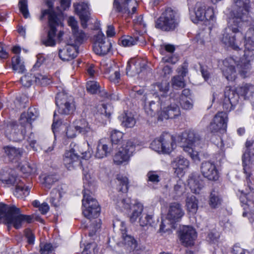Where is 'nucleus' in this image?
Returning a JSON list of instances; mask_svg holds the SVG:
<instances>
[{"instance_id": "f257e3e1", "label": "nucleus", "mask_w": 254, "mask_h": 254, "mask_svg": "<svg viewBox=\"0 0 254 254\" xmlns=\"http://www.w3.org/2000/svg\"><path fill=\"white\" fill-rule=\"evenodd\" d=\"M34 217V215L22 214L20 209L14 205L0 203V222L2 221L7 226L8 229L11 226L16 229H19L24 221L31 223Z\"/></svg>"}, {"instance_id": "f03ea898", "label": "nucleus", "mask_w": 254, "mask_h": 254, "mask_svg": "<svg viewBox=\"0 0 254 254\" xmlns=\"http://www.w3.org/2000/svg\"><path fill=\"white\" fill-rule=\"evenodd\" d=\"M247 24L241 21L236 20L235 19L229 18L228 21L227 27L224 30L221 38V41L226 46L231 47L233 49L238 50L240 49V40L236 38V36L232 33H238L241 36V39H244L242 31L243 27Z\"/></svg>"}, {"instance_id": "7ed1b4c3", "label": "nucleus", "mask_w": 254, "mask_h": 254, "mask_svg": "<svg viewBox=\"0 0 254 254\" xmlns=\"http://www.w3.org/2000/svg\"><path fill=\"white\" fill-rule=\"evenodd\" d=\"M46 16H48L49 30L47 35L42 38L41 41L46 46L53 47L56 45V33L58 31L57 28L62 26L63 23L61 20L57 17L53 12H50L48 10H43L40 19L42 20Z\"/></svg>"}, {"instance_id": "20e7f679", "label": "nucleus", "mask_w": 254, "mask_h": 254, "mask_svg": "<svg viewBox=\"0 0 254 254\" xmlns=\"http://www.w3.org/2000/svg\"><path fill=\"white\" fill-rule=\"evenodd\" d=\"M181 142L184 150L194 160L198 159V151L193 147L198 146L202 142L200 135L193 130H189L183 134Z\"/></svg>"}, {"instance_id": "39448f33", "label": "nucleus", "mask_w": 254, "mask_h": 254, "mask_svg": "<svg viewBox=\"0 0 254 254\" xmlns=\"http://www.w3.org/2000/svg\"><path fill=\"white\" fill-rule=\"evenodd\" d=\"M152 149L158 152L170 153L176 147L175 137L171 134L164 132L153 141L151 144Z\"/></svg>"}, {"instance_id": "423d86ee", "label": "nucleus", "mask_w": 254, "mask_h": 254, "mask_svg": "<svg viewBox=\"0 0 254 254\" xmlns=\"http://www.w3.org/2000/svg\"><path fill=\"white\" fill-rule=\"evenodd\" d=\"M83 194V214L88 219L97 218L100 213V208L98 202L90 194L89 190H84Z\"/></svg>"}, {"instance_id": "0eeeda50", "label": "nucleus", "mask_w": 254, "mask_h": 254, "mask_svg": "<svg viewBox=\"0 0 254 254\" xmlns=\"http://www.w3.org/2000/svg\"><path fill=\"white\" fill-rule=\"evenodd\" d=\"M178 23L176 12L171 8H167L156 21L155 26L163 31H169L174 30Z\"/></svg>"}, {"instance_id": "6e6552de", "label": "nucleus", "mask_w": 254, "mask_h": 254, "mask_svg": "<svg viewBox=\"0 0 254 254\" xmlns=\"http://www.w3.org/2000/svg\"><path fill=\"white\" fill-rule=\"evenodd\" d=\"M250 8L249 0H233V16L230 18L247 24L251 19L249 16Z\"/></svg>"}, {"instance_id": "1a4fd4ad", "label": "nucleus", "mask_w": 254, "mask_h": 254, "mask_svg": "<svg viewBox=\"0 0 254 254\" xmlns=\"http://www.w3.org/2000/svg\"><path fill=\"white\" fill-rule=\"evenodd\" d=\"M56 104L58 108V112L61 114L70 115L75 109L73 98L63 92L57 94Z\"/></svg>"}, {"instance_id": "9d476101", "label": "nucleus", "mask_w": 254, "mask_h": 254, "mask_svg": "<svg viewBox=\"0 0 254 254\" xmlns=\"http://www.w3.org/2000/svg\"><path fill=\"white\" fill-rule=\"evenodd\" d=\"M244 51L243 57L237 61L236 66L239 74L243 78L247 76L251 67V62L254 60V48L249 46Z\"/></svg>"}, {"instance_id": "9b49d317", "label": "nucleus", "mask_w": 254, "mask_h": 254, "mask_svg": "<svg viewBox=\"0 0 254 254\" xmlns=\"http://www.w3.org/2000/svg\"><path fill=\"white\" fill-rule=\"evenodd\" d=\"M111 42L106 38L101 32L99 31L94 36L93 49L94 52L99 55H105L109 53L111 49Z\"/></svg>"}, {"instance_id": "f8f14e48", "label": "nucleus", "mask_w": 254, "mask_h": 254, "mask_svg": "<svg viewBox=\"0 0 254 254\" xmlns=\"http://www.w3.org/2000/svg\"><path fill=\"white\" fill-rule=\"evenodd\" d=\"M6 137L10 140L19 141L24 139L26 133L25 128L16 125L14 122H10L4 126Z\"/></svg>"}, {"instance_id": "ddd939ff", "label": "nucleus", "mask_w": 254, "mask_h": 254, "mask_svg": "<svg viewBox=\"0 0 254 254\" xmlns=\"http://www.w3.org/2000/svg\"><path fill=\"white\" fill-rule=\"evenodd\" d=\"M239 93H238L234 88L227 86L224 91V98L222 106L226 111H230L238 103Z\"/></svg>"}, {"instance_id": "4468645a", "label": "nucleus", "mask_w": 254, "mask_h": 254, "mask_svg": "<svg viewBox=\"0 0 254 254\" xmlns=\"http://www.w3.org/2000/svg\"><path fill=\"white\" fill-rule=\"evenodd\" d=\"M164 118L174 119L180 116V109L173 98H168L163 102Z\"/></svg>"}, {"instance_id": "2eb2a0df", "label": "nucleus", "mask_w": 254, "mask_h": 254, "mask_svg": "<svg viewBox=\"0 0 254 254\" xmlns=\"http://www.w3.org/2000/svg\"><path fill=\"white\" fill-rule=\"evenodd\" d=\"M227 115L224 112L218 113L214 116L213 121L209 126L211 132H216L220 130L225 131L227 128Z\"/></svg>"}, {"instance_id": "dca6fc26", "label": "nucleus", "mask_w": 254, "mask_h": 254, "mask_svg": "<svg viewBox=\"0 0 254 254\" xmlns=\"http://www.w3.org/2000/svg\"><path fill=\"white\" fill-rule=\"evenodd\" d=\"M253 143L247 141V150L243 154L242 161L244 172L250 176V170L254 164V146Z\"/></svg>"}, {"instance_id": "f3484780", "label": "nucleus", "mask_w": 254, "mask_h": 254, "mask_svg": "<svg viewBox=\"0 0 254 254\" xmlns=\"http://www.w3.org/2000/svg\"><path fill=\"white\" fill-rule=\"evenodd\" d=\"M73 125L76 131L83 135L85 138L89 141L93 139L94 131L85 119L77 120L73 123Z\"/></svg>"}, {"instance_id": "a211bd4d", "label": "nucleus", "mask_w": 254, "mask_h": 254, "mask_svg": "<svg viewBox=\"0 0 254 254\" xmlns=\"http://www.w3.org/2000/svg\"><path fill=\"white\" fill-rule=\"evenodd\" d=\"M137 2L135 0H124L121 4L119 0H114V6L120 12L133 14L136 10Z\"/></svg>"}, {"instance_id": "6ab92c4d", "label": "nucleus", "mask_w": 254, "mask_h": 254, "mask_svg": "<svg viewBox=\"0 0 254 254\" xmlns=\"http://www.w3.org/2000/svg\"><path fill=\"white\" fill-rule=\"evenodd\" d=\"M196 237L195 231L191 227L185 226L181 230L180 240L185 246L193 245Z\"/></svg>"}, {"instance_id": "aec40b11", "label": "nucleus", "mask_w": 254, "mask_h": 254, "mask_svg": "<svg viewBox=\"0 0 254 254\" xmlns=\"http://www.w3.org/2000/svg\"><path fill=\"white\" fill-rule=\"evenodd\" d=\"M200 170L202 175L209 180L215 181L218 179V171L214 164L210 161L203 162Z\"/></svg>"}, {"instance_id": "412c9836", "label": "nucleus", "mask_w": 254, "mask_h": 254, "mask_svg": "<svg viewBox=\"0 0 254 254\" xmlns=\"http://www.w3.org/2000/svg\"><path fill=\"white\" fill-rule=\"evenodd\" d=\"M154 88L156 91L153 93V96L157 99V102H161V106H162L163 102L170 98L165 95L169 91V83L167 81L156 83L154 84Z\"/></svg>"}, {"instance_id": "4be33fe9", "label": "nucleus", "mask_w": 254, "mask_h": 254, "mask_svg": "<svg viewBox=\"0 0 254 254\" xmlns=\"http://www.w3.org/2000/svg\"><path fill=\"white\" fill-rule=\"evenodd\" d=\"M75 11L79 16L81 24L83 28L87 27V22L89 19V12L87 3L82 2L81 3L74 4Z\"/></svg>"}, {"instance_id": "5701e85b", "label": "nucleus", "mask_w": 254, "mask_h": 254, "mask_svg": "<svg viewBox=\"0 0 254 254\" xmlns=\"http://www.w3.org/2000/svg\"><path fill=\"white\" fill-rule=\"evenodd\" d=\"M88 139H86V143H71L70 145V151L75 155H77L79 158L88 159L90 157L91 153L87 151V146H89Z\"/></svg>"}, {"instance_id": "b1692460", "label": "nucleus", "mask_w": 254, "mask_h": 254, "mask_svg": "<svg viewBox=\"0 0 254 254\" xmlns=\"http://www.w3.org/2000/svg\"><path fill=\"white\" fill-rule=\"evenodd\" d=\"M78 54L77 47L71 43H68L65 47L59 50V57L63 61H70L75 58Z\"/></svg>"}, {"instance_id": "393cba45", "label": "nucleus", "mask_w": 254, "mask_h": 254, "mask_svg": "<svg viewBox=\"0 0 254 254\" xmlns=\"http://www.w3.org/2000/svg\"><path fill=\"white\" fill-rule=\"evenodd\" d=\"M112 151L111 143L106 138L99 140L95 153L96 157L103 158L108 156Z\"/></svg>"}, {"instance_id": "a878e982", "label": "nucleus", "mask_w": 254, "mask_h": 254, "mask_svg": "<svg viewBox=\"0 0 254 254\" xmlns=\"http://www.w3.org/2000/svg\"><path fill=\"white\" fill-rule=\"evenodd\" d=\"M233 63L236 64L237 62L232 58H229L224 61L223 73L226 78L230 81L234 80L236 77V69L234 66L232 64Z\"/></svg>"}, {"instance_id": "bb28decb", "label": "nucleus", "mask_w": 254, "mask_h": 254, "mask_svg": "<svg viewBox=\"0 0 254 254\" xmlns=\"http://www.w3.org/2000/svg\"><path fill=\"white\" fill-rule=\"evenodd\" d=\"M4 154L11 162H17L23 154V149L12 145H5L3 147Z\"/></svg>"}, {"instance_id": "cd10ccee", "label": "nucleus", "mask_w": 254, "mask_h": 254, "mask_svg": "<svg viewBox=\"0 0 254 254\" xmlns=\"http://www.w3.org/2000/svg\"><path fill=\"white\" fill-rule=\"evenodd\" d=\"M206 6L204 4L201 3H197L194 11L190 13V18L191 20L194 23H197L199 21H202L205 20V9Z\"/></svg>"}, {"instance_id": "c85d7f7f", "label": "nucleus", "mask_w": 254, "mask_h": 254, "mask_svg": "<svg viewBox=\"0 0 254 254\" xmlns=\"http://www.w3.org/2000/svg\"><path fill=\"white\" fill-rule=\"evenodd\" d=\"M184 214L181 205L174 202L170 204L167 217L170 220L177 221L182 218Z\"/></svg>"}, {"instance_id": "c756f323", "label": "nucleus", "mask_w": 254, "mask_h": 254, "mask_svg": "<svg viewBox=\"0 0 254 254\" xmlns=\"http://www.w3.org/2000/svg\"><path fill=\"white\" fill-rule=\"evenodd\" d=\"M0 180L8 186H15L20 180L18 178L13 170L9 169L6 171H3L0 174Z\"/></svg>"}, {"instance_id": "7c9ffc66", "label": "nucleus", "mask_w": 254, "mask_h": 254, "mask_svg": "<svg viewBox=\"0 0 254 254\" xmlns=\"http://www.w3.org/2000/svg\"><path fill=\"white\" fill-rule=\"evenodd\" d=\"M121 225L122 227L121 229V231L122 232L123 240V243L128 249L129 251H130L131 249L136 248L135 244L136 243V241L132 236L126 234V228L125 227L124 222H122Z\"/></svg>"}, {"instance_id": "2f4dec72", "label": "nucleus", "mask_w": 254, "mask_h": 254, "mask_svg": "<svg viewBox=\"0 0 254 254\" xmlns=\"http://www.w3.org/2000/svg\"><path fill=\"white\" fill-rule=\"evenodd\" d=\"M158 222V218L154 217L152 215H142L139 219V223L141 227L149 226L155 228Z\"/></svg>"}, {"instance_id": "473e14b6", "label": "nucleus", "mask_w": 254, "mask_h": 254, "mask_svg": "<svg viewBox=\"0 0 254 254\" xmlns=\"http://www.w3.org/2000/svg\"><path fill=\"white\" fill-rule=\"evenodd\" d=\"M242 195L240 197V201L242 204V206L244 207V212L243 213V216L244 217H246L247 216L248 214L250 212V204L248 203L252 202V204H254L253 201L254 200L251 201L250 198L248 199V197L250 198V196L254 195V193H247L242 190L241 191Z\"/></svg>"}, {"instance_id": "72a5a7b5", "label": "nucleus", "mask_w": 254, "mask_h": 254, "mask_svg": "<svg viewBox=\"0 0 254 254\" xmlns=\"http://www.w3.org/2000/svg\"><path fill=\"white\" fill-rule=\"evenodd\" d=\"M186 206L189 213L195 214L198 209V200L195 196L189 194L186 199Z\"/></svg>"}, {"instance_id": "f704fd0d", "label": "nucleus", "mask_w": 254, "mask_h": 254, "mask_svg": "<svg viewBox=\"0 0 254 254\" xmlns=\"http://www.w3.org/2000/svg\"><path fill=\"white\" fill-rule=\"evenodd\" d=\"M163 106H161V102L156 103L155 101H151L148 105L145 106L144 109L146 113L150 117H154L162 109Z\"/></svg>"}, {"instance_id": "c9c22d12", "label": "nucleus", "mask_w": 254, "mask_h": 254, "mask_svg": "<svg viewBox=\"0 0 254 254\" xmlns=\"http://www.w3.org/2000/svg\"><path fill=\"white\" fill-rule=\"evenodd\" d=\"M239 94L250 99L254 96V86L250 84H244L238 88Z\"/></svg>"}, {"instance_id": "e433bc0d", "label": "nucleus", "mask_w": 254, "mask_h": 254, "mask_svg": "<svg viewBox=\"0 0 254 254\" xmlns=\"http://www.w3.org/2000/svg\"><path fill=\"white\" fill-rule=\"evenodd\" d=\"M15 189L13 190L14 195L17 197H21L23 195H26L29 194L30 188L28 187L24 188V184L21 180L19 181L17 184L15 185Z\"/></svg>"}, {"instance_id": "4c0bfd02", "label": "nucleus", "mask_w": 254, "mask_h": 254, "mask_svg": "<svg viewBox=\"0 0 254 254\" xmlns=\"http://www.w3.org/2000/svg\"><path fill=\"white\" fill-rule=\"evenodd\" d=\"M131 155L124 150L120 149L114 156V161L116 164L120 165L124 162H127Z\"/></svg>"}, {"instance_id": "58836bf2", "label": "nucleus", "mask_w": 254, "mask_h": 254, "mask_svg": "<svg viewBox=\"0 0 254 254\" xmlns=\"http://www.w3.org/2000/svg\"><path fill=\"white\" fill-rule=\"evenodd\" d=\"M174 169L183 170L187 168L189 165V162L184 157L178 156L172 162Z\"/></svg>"}, {"instance_id": "ea45409f", "label": "nucleus", "mask_w": 254, "mask_h": 254, "mask_svg": "<svg viewBox=\"0 0 254 254\" xmlns=\"http://www.w3.org/2000/svg\"><path fill=\"white\" fill-rule=\"evenodd\" d=\"M188 185L191 191L194 193H199V191L203 187L202 181L196 179L195 178H190L188 180Z\"/></svg>"}, {"instance_id": "a19ab883", "label": "nucleus", "mask_w": 254, "mask_h": 254, "mask_svg": "<svg viewBox=\"0 0 254 254\" xmlns=\"http://www.w3.org/2000/svg\"><path fill=\"white\" fill-rule=\"evenodd\" d=\"M62 197V193L59 190L53 189L51 192L50 202L55 207L60 205V199Z\"/></svg>"}, {"instance_id": "79ce46f5", "label": "nucleus", "mask_w": 254, "mask_h": 254, "mask_svg": "<svg viewBox=\"0 0 254 254\" xmlns=\"http://www.w3.org/2000/svg\"><path fill=\"white\" fill-rule=\"evenodd\" d=\"M185 189V184L182 181L179 180L174 186L173 190L172 191L173 196L175 198H177L178 197L182 196V195L184 193Z\"/></svg>"}, {"instance_id": "37998d69", "label": "nucleus", "mask_w": 254, "mask_h": 254, "mask_svg": "<svg viewBox=\"0 0 254 254\" xmlns=\"http://www.w3.org/2000/svg\"><path fill=\"white\" fill-rule=\"evenodd\" d=\"M136 123L135 120L131 113H126L123 117L122 125L126 127H132Z\"/></svg>"}, {"instance_id": "c03bdc74", "label": "nucleus", "mask_w": 254, "mask_h": 254, "mask_svg": "<svg viewBox=\"0 0 254 254\" xmlns=\"http://www.w3.org/2000/svg\"><path fill=\"white\" fill-rule=\"evenodd\" d=\"M131 64L134 66L135 71V72L139 73L142 71V68H144V64H142V66L141 65L140 60H135L134 59L130 60L127 63V66L126 68L127 73V74L129 71L131 69Z\"/></svg>"}, {"instance_id": "a18cd8bd", "label": "nucleus", "mask_w": 254, "mask_h": 254, "mask_svg": "<svg viewBox=\"0 0 254 254\" xmlns=\"http://www.w3.org/2000/svg\"><path fill=\"white\" fill-rule=\"evenodd\" d=\"M143 207L141 203H136L133 206V210L130 216V221L135 222L137 219L140 217L143 211Z\"/></svg>"}, {"instance_id": "49530a36", "label": "nucleus", "mask_w": 254, "mask_h": 254, "mask_svg": "<svg viewBox=\"0 0 254 254\" xmlns=\"http://www.w3.org/2000/svg\"><path fill=\"white\" fill-rule=\"evenodd\" d=\"M246 48H249V46L254 48V27H250L247 31L245 36Z\"/></svg>"}, {"instance_id": "de8ad7c7", "label": "nucleus", "mask_w": 254, "mask_h": 254, "mask_svg": "<svg viewBox=\"0 0 254 254\" xmlns=\"http://www.w3.org/2000/svg\"><path fill=\"white\" fill-rule=\"evenodd\" d=\"M12 69L19 73H23L25 70V66L21 62L20 57L18 56H14L12 59Z\"/></svg>"}, {"instance_id": "09e8293b", "label": "nucleus", "mask_w": 254, "mask_h": 254, "mask_svg": "<svg viewBox=\"0 0 254 254\" xmlns=\"http://www.w3.org/2000/svg\"><path fill=\"white\" fill-rule=\"evenodd\" d=\"M221 203V199L218 193L213 190L210 195L209 204L211 208L218 207Z\"/></svg>"}, {"instance_id": "8fccbe9b", "label": "nucleus", "mask_w": 254, "mask_h": 254, "mask_svg": "<svg viewBox=\"0 0 254 254\" xmlns=\"http://www.w3.org/2000/svg\"><path fill=\"white\" fill-rule=\"evenodd\" d=\"M138 39V37L133 38L129 36H124L122 37L119 40V43L124 47H129L135 45Z\"/></svg>"}, {"instance_id": "3c124183", "label": "nucleus", "mask_w": 254, "mask_h": 254, "mask_svg": "<svg viewBox=\"0 0 254 254\" xmlns=\"http://www.w3.org/2000/svg\"><path fill=\"white\" fill-rule=\"evenodd\" d=\"M79 157L70 150L65 153L64 162L65 165H72L74 162H77Z\"/></svg>"}, {"instance_id": "603ef678", "label": "nucleus", "mask_w": 254, "mask_h": 254, "mask_svg": "<svg viewBox=\"0 0 254 254\" xmlns=\"http://www.w3.org/2000/svg\"><path fill=\"white\" fill-rule=\"evenodd\" d=\"M123 136L122 132L116 129L113 130L110 135L112 145L121 144L122 142Z\"/></svg>"}, {"instance_id": "864d4df0", "label": "nucleus", "mask_w": 254, "mask_h": 254, "mask_svg": "<svg viewBox=\"0 0 254 254\" xmlns=\"http://www.w3.org/2000/svg\"><path fill=\"white\" fill-rule=\"evenodd\" d=\"M118 183L121 187L119 189V191L123 192H127L128 190V179L126 177L118 175L117 177Z\"/></svg>"}, {"instance_id": "5fc2aeb1", "label": "nucleus", "mask_w": 254, "mask_h": 254, "mask_svg": "<svg viewBox=\"0 0 254 254\" xmlns=\"http://www.w3.org/2000/svg\"><path fill=\"white\" fill-rule=\"evenodd\" d=\"M135 145L133 142L130 140H127L124 141V144L120 148L124 150L127 153L132 155L134 151Z\"/></svg>"}, {"instance_id": "6e6d98bb", "label": "nucleus", "mask_w": 254, "mask_h": 254, "mask_svg": "<svg viewBox=\"0 0 254 254\" xmlns=\"http://www.w3.org/2000/svg\"><path fill=\"white\" fill-rule=\"evenodd\" d=\"M36 75H33L30 73H28L22 76L20 79L21 84L25 87H29L32 82L34 81V78Z\"/></svg>"}, {"instance_id": "4d7b16f0", "label": "nucleus", "mask_w": 254, "mask_h": 254, "mask_svg": "<svg viewBox=\"0 0 254 254\" xmlns=\"http://www.w3.org/2000/svg\"><path fill=\"white\" fill-rule=\"evenodd\" d=\"M72 33L75 38V40L79 44L82 43L84 41L87 39L85 33L78 28L73 31Z\"/></svg>"}, {"instance_id": "13d9d810", "label": "nucleus", "mask_w": 254, "mask_h": 254, "mask_svg": "<svg viewBox=\"0 0 254 254\" xmlns=\"http://www.w3.org/2000/svg\"><path fill=\"white\" fill-rule=\"evenodd\" d=\"M180 105L184 110H190L192 109L193 102L192 98H180Z\"/></svg>"}, {"instance_id": "bf43d9fd", "label": "nucleus", "mask_w": 254, "mask_h": 254, "mask_svg": "<svg viewBox=\"0 0 254 254\" xmlns=\"http://www.w3.org/2000/svg\"><path fill=\"white\" fill-rule=\"evenodd\" d=\"M34 81L38 84L46 86L50 83V80L46 75L38 73L35 77Z\"/></svg>"}, {"instance_id": "052dcab7", "label": "nucleus", "mask_w": 254, "mask_h": 254, "mask_svg": "<svg viewBox=\"0 0 254 254\" xmlns=\"http://www.w3.org/2000/svg\"><path fill=\"white\" fill-rule=\"evenodd\" d=\"M172 84L175 88H183L185 85L184 77L180 75L174 76L172 79Z\"/></svg>"}, {"instance_id": "680f3d73", "label": "nucleus", "mask_w": 254, "mask_h": 254, "mask_svg": "<svg viewBox=\"0 0 254 254\" xmlns=\"http://www.w3.org/2000/svg\"><path fill=\"white\" fill-rule=\"evenodd\" d=\"M86 88L88 91L90 93L96 94L98 93L99 85L96 81H90L87 83Z\"/></svg>"}, {"instance_id": "e2e57ef3", "label": "nucleus", "mask_w": 254, "mask_h": 254, "mask_svg": "<svg viewBox=\"0 0 254 254\" xmlns=\"http://www.w3.org/2000/svg\"><path fill=\"white\" fill-rule=\"evenodd\" d=\"M19 6L21 12L25 18H27L29 16V13L28 10L27 0H21L19 2Z\"/></svg>"}, {"instance_id": "0e129e2a", "label": "nucleus", "mask_w": 254, "mask_h": 254, "mask_svg": "<svg viewBox=\"0 0 254 254\" xmlns=\"http://www.w3.org/2000/svg\"><path fill=\"white\" fill-rule=\"evenodd\" d=\"M40 247L41 254H49L54 250V248L50 243H41Z\"/></svg>"}, {"instance_id": "69168bd1", "label": "nucleus", "mask_w": 254, "mask_h": 254, "mask_svg": "<svg viewBox=\"0 0 254 254\" xmlns=\"http://www.w3.org/2000/svg\"><path fill=\"white\" fill-rule=\"evenodd\" d=\"M101 225V221L100 220H95L90 226V232L89 235L93 236L96 232L100 228Z\"/></svg>"}, {"instance_id": "338daca9", "label": "nucleus", "mask_w": 254, "mask_h": 254, "mask_svg": "<svg viewBox=\"0 0 254 254\" xmlns=\"http://www.w3.org/2000/svg\"><path fill=\"white\" fill-rule=\"evenodd\" d=\"M57 181V178L53 175H49L44 178L43 184L48 189L51 188V186Z\"/></svg>"}, {"instance_id": "774afa93", "label": "nucleus", "mask_w": 254, "mask_h": 254, "mask_svg": "<svg viewBox=\"0 0 254 254\" xmlns=\"http://www.w3.org/2000/svg\"><path fill=\"white\" fill-rule=\"evenodd\" d=\"M97 251L96 244H88L85 247L82 254H95Z\"/></svg>"}]
</instances>
